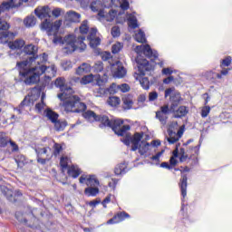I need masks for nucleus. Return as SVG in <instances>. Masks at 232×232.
<instances>
[{"instance_id": "41", "label": "nucleus", "mask_w": 232, "mask_h": 232, "mask_svg": "<svg viewBox=\"0 0 232 232\" xmlns=\"http://www.w3.org/2000/svg\"><path fill=\"white\" fill-rule=\"evenodd\" d=\"M49 151H52V150L49 147L35 149V152L38 157H43V155H46L48 157Z\"/></svg>"}, {"instance_id": "43", "label": "nucleus", "mask_w": 232, "mask_h": 232, "mask_svg": "<svg viewBox=\"0 0 232 232\" xmlns=\"http://www.w3.org/2000/svg\"><path fill=\"white\" fill-rule=\"evenodd\" d=\"M92 70L96 73H101V72H104V63H102V62H96L92 66Z\"/></svg>"}, {"instance_id": "20", "label": "nucleus", "mask_w": 232, "mask_h": 232, "mask_svg": "<svg viewBox=\"0 0 232 232\" xmlns=\"http://www.w3.org/2000/svg\"><path fill=\"white\" fill-rule=\"evenodd\" d=\"M179 186L181 191V197H183V198H186V196L188 195V176H181Z\"/></svg>"}, {"instance_id": "5", "label": "nucleus", "mask_w": 232, "mask_h": 232, "mask_svg": "<svg viewBox=\"0 0 232 232\" xmlns=\"http://www.w3.org/2000/svg\"><path fill=\"white\" fill-rule=\"evenodd\" d=\"M24 3V0H9L7 2L2 3L0 5V14L2 12H6V10H10L12 8H17L21 6ZM8 28H10V24L6 23V21L0 19V43H6V38L10 37V35H14V34L8 33Z\"/></svg>"}, {"instance_id": "49", "label": "nucleus", "mask_w": 232, "mask_h": 232, "mask_svg": "<svg viewBox=\"0 0 232 232\" xmlns=\"http://www.w3.org/2000/svg\"><path fill=\"white\" fill-rule=\"evenodd\" d=\"M162 155H164V150H160L156 155L150 157V160L156 162V165L158 166L159 162H160V157H162Z\"/></svg>"}, {"instance_id": "54", "label": "nucleus", "mask_w": 232, "mask_h": 232, "mask_svg": "<svg viewBox=\"0 0 232 232\" xmlns=\"http://www.w3.org/2000/svg\"><path fill=\"white\" fill-rule=\"evenodd\" d=\"M111 34L112 37H119L121 35V28H119V26H113Z\"/></svg>"}, {"instance_id": "36", "label": "nucleus", "mask_w": 232, "mask_h": 232, "mask_svg": "<svg viewBox=\"0 0 232 232\" xmlns=\"http://www.w3.org/2000/svg\"><path fill=\"white\" fill-rule=\"evenodd\" d=\"M205 77H207L208 81H213L215 79H222V74L208 71L205 73Z\"/></svg>"}, {"instance_id": "26", "label": "nucleus", "mask_w": 232, "mask_h": 232, "mask_svg": "<svg viewBox=\"0 0 232 232\" xmlns=\"http://www.w3.org/2000/svg\"><path fill=\"white\" fill-rule=\"evenodd\" d=\"M44 115L47 117L48 121H51L53 124L59 120V114L55 111H52L51 109H47L44 111Z\"/></svg>"}, {"instance_id": "63", "label": "nucleus", "mask_w": 232, "mask_h": 232, "mask_svg": "<svg viewBox=\"0 0 232 232\" xmlns=\"http://www.w3.org/2000/svg\"><path fill=\"white\" fill-rule=\"evenodd\" d=\"M159 97V93L157 92H152L149 93V101L153 102Z\"/></svg>"}, {"instance_id": "47", "label": "nucleus", "mask_w": 232, "mask_h": 232, "mask_svg": "<svg viewBox=\"0 0 232 232\" xmlns=\"http://www.w3.org/2000/svg\"><path fill=\"white\" fill-rule=\"evenodd\" d=\"M211 111V107L206 105L201 108V117L202 119H206L209 115Z\"/></svg>"}, {"instance_id": "57", "label": "nucleus", "mask_w": 232, "mask_h": 232, "mask_svg": "<svg viewBox=\"0 0 232 232\" xmlns=\"http://www.w3.org/2000/svg\"><path fill=\"white\" fill-rule=\"evenodd\" d=\"M119 92V85L112 83L109 88V92L111 94L117 93Z\"/></svg>"}, {"instance_id": "10", "label": "nucleus", "mask_w": 232, "mask_h": 232, "mask_svg": "<svg viewBox=\"0 0 232 232\" xmlns=\"http://www.w3.org/2000/svg\"><path fill=\"white\" fill-rule=\"evenodd\" d=\"M165 97H170L171 106L170 110H174L177 106H179V102H180V92L175 91V88H169L165 91Z\"/></svg>"}, {"instance_id": "16", "label": "nucleus", "mask_w": 232, "mask_h": 232, "mask_svg": "<svg viewBox=\"0 0 232 232\" xmlns=\"http://www.w3.org/2000/svg\"><path fill=\"white\" fill-rule=\"evenodd\" d=\"M34 14L38 19H46V17H50V14H52V9L48 5L38 6L34 10Z\"/></svg>"}, {"instance_id": "12", "label": "nucleus", "mask_w": 232, "mask_h": 232, "mask_svg": "<svg viewBox=\"0 0 232 232\" xmlns=\"http://www.w3.org/2000/svg\"><path fill=\"white\" fill-rule=\"evenodd\" d=\"M111 70L113 76L117 79H122L126 75V69L122 65V63L116 61L114 63H111Z\"/></svg>"}, {"instance_id": "28", "label": "nucleus", "mask_w": 232, "mask_h": 232, "mask_svg": "<svg viewBox=\"0 0 232 232\" xmlns=\"http://www.w3.org/2000/svg\"><path fill=\"white\" fill-rule=\"evenodd\" d=\"M127 171H128V165L124 162L117 165L114 169L115 175H125Z\"/></svg>"}, {"instance_id": "18", "label": "nucleus", "mask_w": 232, "mask_h": 232, "mask_svg": "<svg viewBox=\"0 0 232 232\" xmlns=\"http://www.w3.org/2000/svg\"><path fill=\"white\" fill-rule=\"evenodd\" d=\"M66 23H81V14L75 11H69L65 14Z\"/></svg>"}, {"instance_id": "11", "label": "nucleus", "mask_w": 232, "mask_h": 232, "mask_svg": "<svg viewBox=\"0 0 232 232\" xmlns=\"http://www.w3.org/2000/svg\"><path fill=\"white\" fill-rule=\"evenodd\" d=\"M115 17H117V11L113 9L109 11H100L98 13V21L103 24H106V23H111Z\"/></svg>"}, {"instance_id": "40", "label": "nucleus", "mask_w": 232, "mask_h": 232, "mask_svg": "<svg viewBox=\"0 0 232 232\" xmlns=\"http://www.w3.org/2000/svg\"><path fill=\"white\" fill-rule=\"evenodd\" d=\"M156 117L160 121V122L164 126L168 121V114L157 111L156 112Z\"/></svg>"}, {"instance_id": "59", "label": "nucleus", "mask_w": 232, "mask_h": 232, "mask_svg": "<svg viewBox=\"0 0 232 232\" xmlns=\"http://www.w3.org/2000/svg\"><path fill=\"white\" fill-rule=\"evenodd\" d=\"M51 12L53 17H60L61 14H63V9L56 7Z\"/></svg>"}, {"instance_id": "30", "label": "nucleus", "mask_w": 232, "mask_h": 232, "mask_svg": "<svg viewBox=\"0 0 232 232\" xmlns=\"http://www.w3.org/2000/svg\"><path fill=\"white\" fill-rule=\"evenodd\" d=\"M86 197H97L99 195V187H87L84 189Z\"/></svg>"}, {"instance_id": "51", "label": "nucleus", "mask_w": 232, "mask_h": 232, "mask_svg": "<svg viewBox=\"0 0 232 232\" xmlns=\"http://www.w3.org/2000/svg\"><path fill=\"white\" fill-rule=\"evenodd\" d=\"M186 160H188V154H186V150L181 148L179 150V162H186Z\"/></svg>"}, {"instance_id": "21", "label": "nucleus", "mask_w": 232, "mask_h": 232, "mask_svg": "<svg viewBox=\"0 0 232 232\" xmlns=\"http://www.w3.org/2000/svg\"><path fill=\"white\" fill-rule=\"evenodd\" d=\"M20 215H21V213L15 214V217H16L18 222H21L22 224H25V226H28L29 227H37V226L35 224H37V222H39V219H37V218L34 217L33 214H31V217H33V218H32L33 224L28 223V220L26 219V218H24L23 219Z\"/></svg>"}, {"instance_id": "15", "label": "nucleus", "mask_w": 232, "mask_h": 232, "mask_svg": "<svg viewBox=\"0 0 232 232\" xmlns=\"http://www.w3.org/2000/svg\"><path fill=\"white\" fill-rule=\"evenodd\" d=\"M182 135H184V128H180L178 132L175 131H169V137L166 138L169 144H175V142H179L180 139L182 138Z\"/></svg>"}, {"instance_id": "9", "label": "nucleus", "mask_w": 232, "mask_h": 232, "mask_svg": "<svg viewBox=\"0 0 232 232\" xmlns=\"http://www.w3.org/2000/svg\"><path fill=\"white\" fill-rule=\"evenodd\" d=\"M80 184H84L87 188H95L101 186L99 178L95 174H83L79 179Z\"/></svg>"}, {"instance_id": "25", "label": "nucleus", "mask_w": 232, "mask_h": 232, "mask_svg": "<svg viewBox=\"0 0 232 232\" xmlns=\"http://www.w3.org/2000/svg\"><path fill=\"white\" fill-rule=\"evenodd\" d=\"M67 173H68L69 177H72V179H77V177H79V175H81L82 171L79 169V166L72 165L68 168Z\"/></svg>"}, {"instance_id": "42", "label": "nucleus", "mask_w": 232, "mask_h": 232, "mask_svg": "<svg viewBox=\"0 0 232 232\" xmlns=\"http://www.w3.org/2000/svg\"><path fill=\"white\" fill-rule=\"evenodd\" d=\"M126 19H128V14L124 13H119L116 14L117 24H123V23H126Z\"/></svg>"}, {"instance_id": "3", "label": "nucleus", "mask_w": 232, "mask_h": 232, "mask_svg": "<svg viewBox=\"0 0 232 232\" xmlns=\"http://www.w3.org/2000/svg\"><path fill=\"white\" fill-rule=\"evenodd\" d=\"M62 24L63 22L61 20L52 23L50 19H45L42 23V29L46 30L48 35H53V44H62L63 53H73L77 48L82 51L86 50V44H84L86 38L83 35L76 37L73 34H68L63 38L57 36Z\"/></svg>"}, {"instance_id": "33", "label": "nucleus", "mask_w": 232, "mask_h": 232, "mask_svg": "<svg viewBox=\"0 0 232 232\" xmlns=\"http://www.w3.org/2000/svg\"><path fill=\"white\" fill-rule=\"evenodd\" d=\"M91 70L92 65H90L89 63H82L77 68L76 73L77 75H82V73H88V72H91Z\"/></svg>"}, {"instance_id": "64", "label": "nucleus", "mask_w": 232, "mask_h": 232, "mask_svg": "<svg viewBox=\"0 0 232 232\" xmlns=\"http://www.w3.org/2000/svg\"><path fill=\"white\" fill-rule=\"evenodd\" d=\"M161 73L163 75H171V73H173V69L172 68H163L161 71Z\"/></svg>"}, {"instance_id": "29", "label": "nucleus", "mask_w": 232, "mask_h": 232, "mask_svg": "<svg viewBox=\"0 0 232 232\" xmlns=\"http://www.w3.org/2000/svg\"><path fill=\"white\" fill-rule=\"evenodd\" d=\"M127 21L130 28H139V24L137 23V17L135 16V14H127Z\"/></svg>"}, {"instance_id": "17", "label": "nucleus", "mask_w": 232, "mask_h": 232, "mask_svg": "<svg viewBox=\"0 0 232 232\" xmlns=\"http://www.w3.org/2000/svg\"><path fill=\"white\" fill-rule=\"evenodd\" d=\"M136 81H139L143 90H150V80L144 77V72H136L134 74Z\"/></svg>"}, {"instance_id": "34", "label": "nucleus", "mask_w": 232, "mask_h": 232, "mask_svg": "<svg viewBox=\"0 0 232 232\" xmlns=\"http://www.w3.org/2000/svg\"><path fill=\"white\" fill-rule=\"evenodd\" d=\"M90 24L88 23V20H84L82 22L81 25H80V33L82 34V35H86V34H90Z\"/></svg>"}, {"instance_id": "53", "label": "nucleus", "mask_w": 232, "mask_h": 232, "mask_svg": "<svg viewBox=\"0 0 232 232\" xmlns=\"http://www.w3.org/2000/svg\"><path fill=\"white\" fill-rule=\"evenodd\" d=\"M118 90L122 92V93H126L127 92H130V85H128V83L120 84L118 85Z\"/></svg>"}, {"instance_id": "56", "label": "nucleus", "mask_w": 232, "mask_h": 232, "mask_svg": "<svg viewBox=\"0 0 232 232\" xmlns=\"http://www.w3.org/2000/svg\"><path fill=\"white\" fill-rule=\"evenodd\" d=\"M44 108H46V103L44 102H41L35 105V110L38 113H41Z\"/></svg>"}, {"instance_id": "8", "label": "nucleus", "mask_w": 232, "mask_h": 232, "mask_svg": "<svg viewBox=\"0 0 232 232\" xmlns=\"http://www.w3.org/2000/svg\"><path fill=\"white\" fill-rule=\"evenodd\" d=\"M93 81H96V84L98 86H104L106 82H108V71H103V75H93V74H88L82 78L81 84H90V82H93Z\"/></svg>"}, {"instance_id": "13", "label": "nucleus", "mask_w": 232, "mask_h": 232, "mask_svg": "<svg viewBox=\"0 0 232 232\" xmlns=\"http://www.w3.org/2000/svg\"><path fill=\"white\" fill-rule=\"evenodd\" d=\"M87 41L91 48H97L101 44V37L97 36V28H91Z\"/></svg>"}, {"instance_id": "37", "label": "nucleus", "mask_w": 232, "mask_h": 232, "mask_svg": "<svg viewBox=\"0 0 232 232\" xmlns=\"http://www.w3.org/2000/svg\"><path fill=\"white\" fill-rule=\"evenodd\" d=\"M2 193L6 197L7 200H14V191L6 187H2Z\"/></svg>"}, {"instance_id": "23", "label": "nucleus", "mask_w": 232, "mask_h": 232, "mask_svg": "<svg viewBox=\"0 0 232 232\" xmlns=\"http://www.w3.org/2000/svg\"><path fill=\"white\" fill-rule=\"evenodd\" d=\"M123 102V110H131L133 108V96L131 95H125L122 98Z\"/></svg>"}, {"instance_id": "52", "label": "nucleus", "mask_w": 232, "mask_h": 232, "mask_svg": "<svg viewBox=\"0 0 232 232\" xmlns=\"http://www.w3.org/2000/svg\"><path fill=\"white\" fill-rule=\"evenodd\" d=\"M231 64V56H228L225 59L222 60L220 67L221 68H226Z\"/></svg>"}, {"instance_id": "1", "label": "nucleus", "mask_w": 232, "mask_h": 232, "mask_svg": "<svg viewBox=\"0 0 232 232\" xmlns=\"http://www.w3.org/2000/svg\"><path fill=\"white\" fill-rule=\"evenodd\" d=\"M84 119L89 122H101L100 128H111L112 131L119 137H124L121 140L125 146L131 144V151H137L139 150L140 155L151 154L153 146L145 140H142L144 135L143 132H136L133 137L128 133L130 131V125H122L124 121L122 120L113 119L110 121V118L106 115H99L93 111H87L83 113Z\"/></svg>"}, {"instance_id": "6", "label": "nucleus", "mask_w": 232, "mask_h": 232, "mask_svg": "<svg viewBox=\"0 0 232 232\" xmlns=\"http://www.w3.org/2000/svg\"><path fill=\"white\" fill-rule=\"evenodd\" d=\"M135 52L138 54L136 58V63L140 66H148V60L141 58L140 55H145V57H148V59H150V61H157L159 59V53L157 51L152 50L150 44L146 45H138L135 48Z\"/></svg>"}, {"instance_id": "14", "label": "nucleus", "mask_w": 232, "mask_h": 232, "mask_svg": "<svg viewBox=\"0 0 232 232\" xmlns=\"http://www.w3.org/2000/svg\"><path fill=\"white\" fill-rule=\"evenodd\" d=\"M106 6L120 7L121 10H128L130 8V2L128 0H104Z\"/></svg>"}, {"instance_id": "22", "label": "nucleus", "mask_w": 232, "mask_h": 232, "mask_svg": "<svg viewBox=\"0 0 232 232\" xmlns=\"http://www.w3.org/2000/svg\"><path fill=\"white\" fill-rule=\"evenodd\" d=\"M174 113L175 119H181V117H186L188 113V107L186 106H180L178 110L175 111V108L173 110H170Z\"/></svg>"}, {"instance_id": "61", "label": "nucleus", "mask_w": 232, "mask_h": 232, "mask_svg": "<svg viewBox=\"0 0 232 232\" xmlns=\"http://www.w3.org/2000/svg\"><path fill=\"white\" fill-rule=\"evenodd\" d=\"M95 97H102L104 95V89L99 87L94 91Z\"/></svg>"}, {"instance_id": "2", "label": "nucleus", "mask_w": 232, "mask_h": 232, "mask_svg": "<svg viewBox=\"0 0 232 232\" xmlns=\"http://www.w3.org/2000/svg\"><path fill=\"white\" fill-rule=\"evenodd\" d=\"M46 61H48V55H46V53H43L34 58H29V60L18 62L16 66L19 70L20 81L28 86L37 84L43 73L45 75V82L52 81V79L55 77V73H57V69L55 68V65H43Z\"/></svg>"}, {"instance_id": "45", "label": "nucleus", "mask_w": 232, "mask_h": 232, "mask_svg": "<svg viewBox=\"0 0 232 232\" xmlns=\"http://www.w3.org/2000/svg\"><path fill=\"white\" fill-rule=\"evenodd\" d=\"M10 140L5 132H0V148H5Z\"/></svg>"}, {"instance_id": "39", "label": "nucleus", "mask_w": 232, "mask_h": 232, "mask_svg": "<svg viewBox=\"0 0 232 232\" xmlns=\"http://www.w3.org/2000/svg\"><path fill=\"white\" fill-rule=\"evenodd\" d=\"M109 106H119L121 104V99L117 96H111L107 101Z\"/></svg>"}, {"instance_id": "44", "label": "nucleus", "mask_w": 232, "mask_h": 232, "mask_svg": "<svg viewBox=\"0 0 232 232\" xmlns=\"http://www.w3.org/2000/svg\"><path fill=\"white\" fill-rule=\"evenodd\" d=\"M116 218V221L118 222V224L120 222H123V220H126V218H130V216L128 213L126 212H119L116 216H114Z\"/></svg>"}, {"instance_id": "48", "label": "nucleus", "mask_w": 232, "mask_h": 232, "mask_svg": "<svg viewBox=\"0 0 232 232\" xmlns=\"http://www.w3.org/2000/svg\"><path fill=\"white\" fill-rule=\"evenodd\" d=\"M15 162L18 164L19 168H23L26 164V158L24 155L17 156Z\"/></svg>"}, {"instance_id": "31", "label": "nucleus", "mask_w": 232, "mask_h": 232, "mask_svg": "<svg viewBox=\"0 0 232 232\" xmlns=\"http://www.w3.org/2000/svg\"><path fill=\"white\" fill-rule=\"evenodd\" d=\"M134 39L137 41V43L144 44V43H146V34L142 30H138L135 32Z\"/></svg>"}, {"instance_id": "50", "label": "nucleus", "mask_w": 232, "mask_h": 232, "mask_svg": "<svg viewBox=\"0 0 232 232\" xmlns=\"http://www.w3.org/2000/svg\"><path fill=\"white\" fill-rule=\"evenodd\" d=\"M122 50V44L121 43H116L112 45V53H119Z\"/></svg>"}, {"instance_id": "60", "label": "nucleus", "mask_w": 232, "mask_h": 232, "mask_svg": "<svg viewBox=\"0 0 232 232\" xmlns=\"http://www.w3.org/2000/svg\"><path fill=\"white\" fill-rule=\"evenodd\" d=\"M118 183H119V179H112L111 181L109 182L108 186L109 188H111V189H115L117 188Z\"/></svg>"}, {"instance_id": "35", "label": "nucleus", "mask_w": 232, "mask_h": 232, "mask_svg": "<svg viewBox=\"0 0 232 232\" xmlns=\"http://www.w3.org/2000/svg\"><path fill=\"white\" fill-rule=\"evenodd\" d=\"M53 124L56 131H63L67 126L66 121L59 120L55 121Z\"/></svg>"}, {"instance_id": "7", "label": "nucleus", "mask_w": 232, "mask_h": 232, "mask_svg": "<svg viewBox=\"0 0 232 232\" xmlns=\"http://www.w3.org/2000/svg\"><path fill=\"white\" fill-rule=\"evenodd\" d=\"M41 97V91L38 89H33L30 93L25 96L24 101L20 103L19 107L14 109L19 114L24 113V106H29V104H34L37 99Z\"/></svg>"}, {"instance_id": "19", "label": "nucleus", "mask_w": 232, "mask_h": 232, "mask_svg": "<svg viewBox=\"0 0 232 232\" xmlns=\"http://www.w3.org/2000/svg\"><path fill=\"white\" fill-rule=\"evenodd\" d=\"M24 53H25V55H34V57H32V56L25 57L24 61H29L31 57H32V59H35V57L38 56V55L35 56V53H37V46H35L34 44L26 45L24 48Z\"/></svg>"}, {"instance_id": "32", "label": "nucleus", "mask_w": 232, "mask_h": 232, "mask_svg": "<svg viewBox=\"0 0 232 232\" xmlns=\"http://www.w3.org/2000/svg\"><path fill=\"white\" fill-rule=\"evenodd\" d=\"M91 10L92 12H104L102 10V2L101 0H94L91 3Z\"/></svg>"}, {"instance_id": "38", "label": "nucleus", "mask_w": 232, "mask_h": 232, "mask_svg": "<svg viewBox=\"0 0 232 232\" xmlns=\"http://www.w3.org/2000/svg\"><path fill=\"white\" fill-rule=\"evenodd\" d=\"M179 157V147H176V149L173 150L172 152V157L169 160V164L171 166V168H173V166H177V158Z\"/></svg>"}, {"instance_id": "55", "label": "nucleus", "mask_w": 232, "mask_h": 232, "mask_svg": "<svg viewBox=\"0 0 232 232\" xmlns=\"http://www.w3.org/2000/svg\"><path fill=\"white\" fill-rule=\"evenodd\" d=\"M72 62H70V61H64V62H63V63H62V67H63V69L66 72V71H68V70H72Z\"/></svg>"}, {"instance_id": "27", "label": "nucleus", "mask_w": 232, "mask_h": 232, "mask_svg": "<svg viewBox=\"0 0 232 232\" xmlns=\"http://www.w3.org/2000/svg\"><path fill=\"white\" fill-rule=\"evenodd\" d=\"M37 24V19L34 15H29L24 19V24L26 28H34Z\"/></svg>"}, {"instance_id": "24", "label": "nucleus", "mask_w": 232, "mask_h": 232, "mask_svg": "<svg viewBox=\"0 0 232 232\" xmlns=\"http://www.w3.org/2000/svg\"><path fill=\"white\" fill-rule=\"evenodd\" d=\"M25 43L23 39H17L8 43V46L11 50H21L24 46Z\"/></svg>"}, {"instance_id": "46", "label": "nucleus", "mask_w": 232, "mask_h": 232, "mask_svg": "<svg viewBox=\"0 0 232 232\" xmlns=\"http://www.w3.org/2000/svg\"><path fill=\"white\" fill-rule=\"evenodd\" d=\"M68 164H70V159H68V157H62L60 160V166L62 167L63 171L68 168Z\"/></svg>"}, {"instance_id": "58", "label": "nucleus", "mask_w": 232, "mask_h": 232, "mask_svg": "<svg viewBox=\"0 0 232 232\" xmlns=\"http://www.w3.org/2000/svg\"><path fill=\"white\" fill-rule=\"evenodd\" d=\"M53 148H54L53 155L57 157V155H59V153H61V151L63 150V147L58 143H55Z\"/></svg>"}, {"instance_id": "62", "label": "nucleus", "mask_w": 232, "mask_h": 232, "mask_svg": "<svg viewBox=\"0 0 232 232\" xmlns=\"http://www.w3.org/2000/svg\"><path fill=\"white\" fill-rule=\"evenodd\" d=\"M158 111L169 115V111H171V109L169 110V107L168 105H164L160 107V111Z\"/></svg>"}, {"instance_id": "4", "label": "nucleus", "mask_w": 232, "mask_h": 232, "mask_svg": "<svg viewBox=\"0 0 232 232\" xmlns=\"http://www.w3.org/2000/svg\"><path fill=\"white\" fill-rule=\"evenodd\" d=\"M54 84L56 88H60L61 93L58 94V99L63 101V108L66 113H81L86 110V104L81 102V98L73 94V89L66 85L63 77L57 78Z\"/></svg>"}]
</instances>
